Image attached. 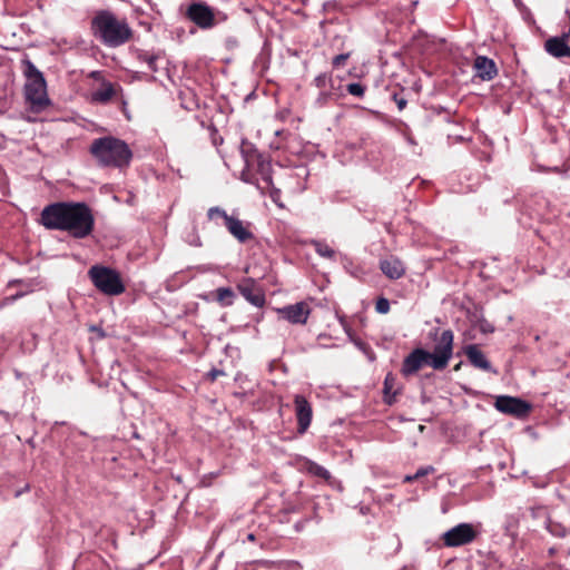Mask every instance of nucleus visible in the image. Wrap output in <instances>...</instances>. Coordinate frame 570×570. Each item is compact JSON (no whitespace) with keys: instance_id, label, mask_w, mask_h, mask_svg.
Masks as SVG:
<instances>
[{"instance_id":"nucleus-22","label":"nucleus","mask_w":570,"mask_h":570,"mask_svg":"<svg viewBox=\"0 0 570 570\" xmlns=\"http://www.w3.org/2000/svg\"><path fill=\"white\" fill-rule=\"evenodd\" d=\"M138 59L145 62L151 72L158 71V60L160 59V56L158 53H149L144 51L138 55Z\"/></svg>"},{"instance_id":"nucleus-6","label":"nucleus","mask_w":570,"mask_h":570,"mask_svg":"<svg viewBox=\"0 0 570 570\" xmlns=\"http://www.w3.org/2000/svg\"><path fill=\"white\" fill-rule=\"evenodd\" d=\"M92 284L104 294L116 296L125 292L120 275L115 269L95 265L88 271Z\"/></svg>"},{"instance_id":"nucleus-18","label":"nucleus","mask_w":570,"mask_h":570,"mask_svg":"<svg viewBox=\"0 0 570 570\" xmlns=\"http://www.w3.org/2000/svg\"><path fill=\"white\" fill-rule=\"evenodd\" d=\"M380 269L390 279H399L405 274V266L403 262L395 256L382 259L380 262Z\"/></svg>"},{"instance_id":"nucleus-36","label":"nucleus","mask_w":570,"mask_h":570,"mask_svg":"<svg viewBox=\"0 0 570 570\" xmlns=\"http://www.w3.org/2000/svg\"><path fill=\"white\" fill-rule=\"evenodd\" d=\"M341 323H342L346 334L351 338V341L356 342L353 331L347 326V324L342 318H341Z\"/></svg>"},{"instance_id":"nucleus-30","label":"nucleus","mask_w":570,"mask_h":570,"mask_svg":"<svg viewBox=\"0 0 570 570\" xmlns=\"http://www.w3.org/2000/svg\"><path fill=\"white\" fill-rule=\"evenodd\" d=\"M375 309L380 314H386L390 312V302L385 297H380L375 303Z\"/></svg>"},{"instance_id":"nucleus-19","label":"nucleus","mask_w":570,"mask_h":570,"mask_svg":"<svg viewBox=\"0 0 570 570\" xmlns=\"http://www.w3.org/2000/svg\"><path fill=\"white\" fill-rule=\"evenodd\" d=\"M464 354L466 355L469 362L476 368L482 371H490L491 363L488 361L483 352L479 348L478 345L471 344L464 347Z\"/></svg>"},{"instance_id":"nucleus-16","label":"nucleus","mask_w":570,"mask_h":570,"mask_svg":"<svg viewBox=\"0 0 570 570\" xmlns=\"http://www.w3.org/2000/svg\"><path fill=\"white\" fill-rule=\"evenodd\" d=\"M546 51L558 59L570 58V46L568 45L567 36L551 37L544 42Z\"/></svg>"},{"instance_id":"nucleus-1","label":"nucleus","mask_w":570,"mask_h":570,"mask_svg":"<svg viewBox=\"0 0 570 570\" xmlns=\"http://www.w3.org/2000/svg\"><path fill=\"white\" fill-rule=\"evenodd\" d=\"M41 225L49 230L67 232L76 239L90 236L95 229L92 209L82 202H57L40 214Z\"/></svg>"},{"instance_id":"nucleus-43","label":"nucleus","mask_w":570,"mask_h":570,"mask_svg":"<svg viewBox=\"0 0 570 570\" xmlns=\"http://www.w3.org/2000/svg\"><path fill=\"white\" fill-rule=\"evenodd\" d=\"M277 193H278V190L275 189L274 191L271 193V197L274 198V194H277Z\"/></svg>"},{"instance_id":"nucleus-24","label":"nucleus","mask_w":570,"mask_h":570,"mask_svg":"<svg viewBox=\"0 0 570 570\" xmlns=\"http://www.w3.org/2000/svg\"><path fill=\"white\" fill-rule=\"evenodd\" d=\"M306 470L308 473L323 480H328L331 478V473L324 466L313 461H308L306 463Z\"/></svg>"},{"instance_id":"nucleus-44","label":"nucleus","mask_w":570,"mask_h":570,"mask_svg":"<svg viewBox=\"0 0 570 570\" xmlns=\"http://www.w3.org/2000/svg\"><path fill=\"white\" fill-rule=\"evenodd\" d=\"M254 539V534H248V540L253 541Z\"/></svg>"},{"instance_id":"nucleus-2","label":"nucleus","mask_w":570,"mask_h":570,"mask_svg":"<svg viewBox=\"0 0 570 570\" xmlns=\"http://www.w3.org/2000/svg\"><path fill=\"white\" fill-rule=\"evenodd\" d=\"M90 32L100 43L110 48L124 46L134 37L127 20L107 9L95 12L90 20Z\"/></svg>"},{"instance_id":"nucleus-41","label":"nucleus","mask_w":570,"mask_h":570,"mask_svg":"<svg viewBox=\"0 0 570 570\" xmlns=\"http://www.w3.org/2000/svg\"><path fill=\"white\" fill-rule=\"evenodd\" d=\"M461 366H462V362H459V363L453 367V370H454L455 372H458V371H460V370H461Z\"/></svg>"},{"instance_id":"nucleus-28","label":"nucleus","mask_w":570,"mask_h":570,"mask_svg":"<svg viewBox=\"0 0 570 570\" xmlns=\"http://www.w3.org/2000/svg\"><path fill=\"white\" fill-rule=\"evenodd\" d=\"M333 88L326 89V90H320V94L315 100V104L317 107L322 108L326 106L330 101L335 99V95L332 91Z\"/></svg>"},{"instance_id":"nucleus-42","label":"nucleus","mask_w":570,"mask_h":570,"mask_svg":"<svg viewBox=\"0 0 570 570\" xmlns=\"http://www.w3.org/2000/svg\"><path fill=\"white\" fill-rule=\"evenodd\" d=\"M121 105H122V110L125 111V108H126V101L124 99H121Z\"/></svg>"},{"instance_id":"nucleus-38","label":"nucleus","mask_w":570,"mask_h":570,"mask_svg":"<svg viewBox=\"0 0 570 570\" xmlns=\"http://www.w3.org/2000/svg\"><path fill=\"white\" fill-rule=\"evenodd\" d=\"M548 530L552 533V534H557V535H563V532H557L552 525H551V522H549V524L547 525Z\"/></svg>"},{"instance_id":"nucleus-23","label":"nucleus","mask_w":570,"mask_h":570,"mask_svg":"<svg viewBox=\"0 0 570 570\" xmlns=\"http://www.w3.org/2000/svg\"><path fill=\"white\" fill-rule=\"evenodd\" d=\"M235 294L229 287H219L216 289V299L224 306H230Z\"/></svg>"},{"instance_id":"nucleus-33","label":"nucleus","mask_w":570,"mask_h":570,"mask_svg":"<svg viewBox=\"0 0 570 570\" xmlns=\"http://www.w3.org/2000/svg\"><path fill=\"white\" fill-rule=\"evenodd\" d=\"M392 99L396 104L399 110H403L407 105V100L400 94H393Z\"/></svg>"},{"instance_id":"nucleus-11","label":"nucleus","mask_w":570,"mask_h":570,"mask_svg":"<svg viewBox=\"0 0 570 570\" xmlns=\"http://www.w3.org/2000/svg\"><path fill=\"white\" fill-rule=\"evenodd\" d=\"M237 291L252 305L263 307L266 303L265 293L255 279L247 277L237 283Z\"/></svg>"},{"instance_id":"nucleus-25","label":"nucleus","mask_w":570,"mask_h":570,"mask_svg":"<svg viewBox=\"0 0 570 570\" xmlns=\"http://www.w3.org/2000/svg\"><path fill=\"white\" fill-rule=\"evenodd\" d=\"M395 383H396V377L392 373H389L385 376L384 386H383V392H384L385 397H390V396L395 397V395L397 394V390L394 389Z\"/></svg>"},{"instance_id":"nucleus-39","label":"nucleus","mask_w":570,"mask_h":570,"mask_svg":"<svg viewBox=\"0 0 570 570\" xmlns=\"http://www.w3.org/2000/svg\"><path fill=\"white\" fill-rule=\"evenodd\" d=\"M413 481H416V479L413 478V475H405L403 480L404 483H411Z\"/></svg>"},{"instance_id":"nucleus-5","label":"nucleus","mask_w":570,"mask_h":570,"mask_svg":"<svg viewBox=\"0 0 570 570\" xmlns=\"http://www.w3.org/2000/svg\"><path fill=\"white\" fill-rule=\"evenodd\" d=\"M430 337L434 342L433 352H430L431 367L442 371L448 366L453 355L454 334L451 330L433 328L430 332Z\"/></svg>"},{"instance_id":"nucleus-37","label":"nucleus","mask_w":570,"mask_h":570,"mask_svg":"<svg viewBox=\"0 0 570 570\" xmlns=\"http://www.w3.org/2000/svg\"><path fill=\"white\" fill-rule=\"evenodd\" d=\"M544 512H546V511H544V509H543V508L531 509V514H532V517H534V518H535L538 514H540V513H544Z\"/></svg>"},{"instance_id":"nucleus-32","label":"nucleus","mask_w":570,"mask_h":570,"mask_svg":"<svg viewBox=\"0 0 570 570\" xmlns=\"http://www.w3.org/2000/svg\"><path fill=\"white\" fill-rule=\"evenodd\" d=\"M435 472V469L434 466L432 465H428V466H422L414 474H413V478H415L416 480H420L422 479L423 476L425 475H429L431 473H434Z\"/></svg>"},{"instance_id":"nucleus-9","label":"nucleus","mask_w":570,"mask_h":570,"mask_svg":"<svg viewBox=\"0 0 570 570\" xmlns=\"http://www.w3.org/2000/svg\"><path fill=\"white\" fill-rule=\"evenodd\" d=\"M494 405L501 413L513 415L515 417H524L531 411V405L528 402L508 395L498 396Z\"/></svg>"},{"instance_id":"nucleus-26","label":"nucleus","mask_w":570,"mask_h":570,"mask_svg":"<svg viewBox=\"0 0 570 570\" xmlns=\"http://www.w3.org/2000/svg\"><path fill=\"white\" fill-rule=\"evenodd\" d=\"M314 85L316 86V88H318L320 90H326V89H330V88H333V80H332V76L330 73H321L318 75L315 79H314Z\"/></svg>"},{"instance_id":"nucleus-35","label":"nucleus","mask_w":570,"mask_h":570,"mask_svg":"<svg viewBox=\"0 0 570 570\" xmlns=\"http://www.w3.org/2000/svg\"><path fill=\"white\" fill-rule=\"evenodd\" d=\"M24 296V293L23 292H18L16 293L14 295H11V296H8L4 298L3 303L4 304H10V303H13L16 301H18L19 298L23 297Z\"/></svg>"},{"instance_id":"nucleus-29","label":"nucleus","mask_w":570,"mask_h":570,"mask_svg":"<svg viewBox=\"0 0 570 570\" xmlns=\"http://www.w3.org/2000/svg\"><path fill=\"white\" fill-rule=\"evenodd\" d=\"M346 91L352 96L363 98L366 91V87L360 82H352L346 86Z\"/></svg>"},{"instance_id":"nucleus-20","label":"nucleus","mask_w":570,"mask_h":570,"mask_svg":"<svg viewBox=\"0 0 570 570\" xmlns=\"http://www.w3.org/2000/svg\"><path fill=\"white\" fill-rule=\"evenodd\" d=\"M257 171L262 176V180L264 186H258L263 191L273 185L272 175H271V164L266 161L261 155L257 156Z\"/></svg>"},{"instance_id":"nucleus-31","label":"nucleus","mask_w":570,"mask_h":570,"mask_svg":"<svg viewBox=\"0 0 570 570\" xmlns=\"http://www.w3.org/2000/svg\"><path fill=\"white\" fill-rule=\"evenodd\" d=\"M350 58V53H341L333 58L332 66L333 68H340L345 66L347 59Z\"/></svg>"},{"instance_id":"nucleus-17","label":"nucleus","mask_w":570,"mask_h":570,"mask_svg":"<svg viewBox=\"0 0 570 570\" xmlns=\"http://www.w3.org/2000/svg\"><path fill=\"white\" fill-rule=\"evenodd\" d=\"M121 92L122 88L118 83L104 81L101 86L91 94V101L105 105Z\"/></svg>"},{"instance_id":"nucleus-8","label":"nucleus","mask_w":570,"mask_h":570,"mask_svg":"<svg viewBox=\"0 0 570 570\" xmlns=\"http://www.w3.org/2000/svg\"><path fill=\"white\" fill-rule=\"evenodd\" d=\"M478 537V530L471 523H460L442 534L445 547L454 548L469 544Z\"/></svg>"},{"instance_id":"nucleus-27","label":"nucleus","mask_w":570,"mask_h":570,"mask_svg":"<svg viewBox=\"0 0 570 570\" xmlns=\"http://www.w3.org/2000/svg\"><path fill=\"white\" fill-rule=\"evenodd\" d=\"M315 252L325 258L333 259L335 257V250L328 246L326 243L315 242L314 243Z\"/></svg>"},{"instance_id":"nucleus-21","label":"nucleus","mask_w":570,"mask_h":570,"mask_svg":"<svg viewBox=\"0 0 570 570\" xmlns=\"http://www.w3.org/2000/svg\"><path fill=\"white\" fill-rule=\"evenodd\" d=\"M207 217L210 222H214L216 225L219 224V220H223L224 226H226L228 219H230L233 215H228L225 209L215 206L210 207L207 210Z\"/></svg>"},{"instance_id":"nucleus-15","label":"nucleus","mask_w":570,"mask_h":570,"mask_svg":"<svg viewBox=\"0 0 570 570\" xmlns=\"http://www.w3.org/2000/svg\"><path fill=\"white\" fill-rule=\"evenodd\" d=\"M473 69L475 71V76L483 81H490L498 75L495 62L485 56H478L474 59Z\"/></svg>"},{"instance_id":"nucleus-12","label":"nucleus","mask_w":570,"mask_h":570,"mask_svg":"<svg viewBox=\"0 0 570 570\" xmlns=\"http://www.w3.org/2000/svg\"><path fill=\"white\" fill-rule=\"evenodd\" d=\"M228 233L240 244H246L255 239V235L252 232V223L239 219L233 216L226 224Z\"/></svg>"},{"instance_id":"nucleus-13","label":"nucleus","mask_w":570,"mask_h":570,"mask_svg":"<svg viewBox=\"0 0 570 570\" xmlns=\"http://www.w3.org/2000/svg\"><path fill=\"white\" fill-rule=\"evenodd\" d=\"M295 415L297 419V431L303 434L311 425L313 417V409L311 403L303 395H295Z\"/></svg>"},{"instance_id":"nucleus-4","label":"nucleus","mask_w":570,"mask_h":570,"mask_svg":"<svg viewBox=\"0 0 570 570\" xmlns=\"http://www.w3.org/2000/svg\"><path fill=\"white\" fill-rule=\"evenodd\" d=\"M26 77L24 96L33 111H42L50 105L43 73L28 58L21 61Z\"/></svg>"},{"instance_id":"nucleus-14","label":"nucleus","mask_w":570,"mask_h":570,"mask_svg":"<svg viewBox=\"0 0 570 570\" xmlns=\"http://www.w3.org/2000/svg\"><path fill=\"white\" fill-rule=\"evenodd\" d=\"M278 313L289 323L303 325L306 324L311 309L307 303L298 302L278 309Z\"/></svg>"},{"instance_id":"nucleus-10","label":"nucleus","mask_w":570,"mask_h":570,"mask_svg":"<svg viewBox=\"0 0 570 570\" xmlns=\"http://www.w3.org/2000/svg\"><path fill=\"white\" fill-rule=\"evenodd\" d=\"M425 364L431 366V355L423 348H414L405 356L402 363L401 373L404 377L416 374Z\"/></svg>"},{"instance_id":"nucleus-34","label":"nucleus","mask_w":570,"mask_h":570,"mask_svg":"<svg viewBox=\"0 0 570 570\" xmlns=\"http://www.w3.org/2000/svg\"><path fill=\"white\" fill-rule=\"evenodd\" d=\"M225 373L222 371V370H216V368H213L212 371H209L207 373V377L209 379V381L214 382L217 380L218 376H222L224 375Z\"/></svg>"},{"instance_id":"nucleus-3","label":"nucleus","mask_w":570,"mask_h":570,"mask_svg":"<svg viewBox=\"0 0 570 570\" xmlns=\"http://www.w3.org/2000/svg\"><path fill=\"white\" fill-rule=\"evenodd\" d=\"M89 151L97 163L104 167H127L132 158L129 146L124 140L112 136L95 139Z\"/></svg>"},{"instance_id":"nucleus-7","label":"nucleus","mask_w":570,"mask_h":570,"mask_svg":"<svg viewBox=\"0 0 570 570\" xmlns=\"http://www.w3.org/2000/svg\"><path fill=\"white\" fill-rule=\"evenodd\" d=\"M217 11L204 1H193L185 10L184 17L202 30L217 26Z\"/></svg>"},{"instance_id":"nucleus-40","label":"nucleus","mask_w":570,"mask_h":570,"mask_svg":"<svg viewBox=\"0 0 570 570\" xmlns=\"http://www.w3.org/2000/svg\"><path fill=\"white\" fill-rule=\"evenodd\" d=\"M20 283H21V281H20V279H12V281H10V282L8 283V286H9V287H11V286H16V285H18V284H20Z\"/></svg>"}]
</instances>
